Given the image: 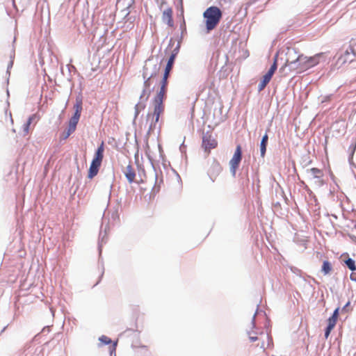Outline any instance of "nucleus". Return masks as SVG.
<instances>
[{"label":"nucleus","instance_id":"26","mask_svg":"<svg viewBox=\"0 0 356 356\" xmlns=\"http://www.w3.org/2000/svg\"><path fill=\"white\" fill-rule=\"evenodd\" d=\"M99 340L103 343H105V344H108L111 342V340L110 338H108V337L106 336H102L100 338H99Z\"/></svg>","mask_w":356,"mask_h":356},{"label":"nucleus","instance_id":"19","mask_svg":"<svg viewBox=\"0 0 356 356\" xmlns=\"http://www.w3.org/2000/svg\"><path fill=\"white\" fill-rule=\"evenodd\" d=\"M268 136L267 134H266L261 139V143H260V152H261V156L264 157L266 152V147L268 144Z\"/></svg>","mask_w":356,"mask_h":356},{"label":"nucleus","instance_id":"28","mask_svg":"<svg viewBox=\"0 0 356 356\" xmlns=\"http://www.w3.org/2000/svg\"><path fill=\"white\" fill-rule=\"evenodd\" d=\"M350 279L353 280V281H356V273H352L350 274Z\"/></svg>","mask_w":356,"mask_h":356},{"label":"nucleus","instance_id":"20","mask_svg":"<svg viewBox=\"0 0 356 356\" xmlns=\"http://www.w3.org/2000/svg\"><path fill=\"white\" fill-rule=\"evenodd\" d=\"M82 99L81 97H76V103L74 105V113L75 115L81 116L82 111Z\"/></svg>","mask_w":356,"mask_h":356},{"label":"nucleus","instance_id":"29","mask_svg":"<svg viewBox=\"0 0 356 356\" xmlns=\"http://www.w3.org/2000/svg\"><path fill=\"white\" fill-rule=\"evenodd\" d=\"M167 4V2L165 0H162V1L161 2V4H160V8H161L163 7V6Z\"/></svg>","mask_w":356,"mask_h":356},{"label":"nucleus","instance_id":"12","mask_svg":"<svg viewBox=\"0 0 356 356\" xmlns=\"http://www.w3.org/2000/svg\"><path fill=\"white\" fill-rule=\"evenodd\" d=\"M80 117L79 115L74 114L70 119L67 130L64 133V139L67 138L76 130Z\"/></svg>","mask_w":356,"mask_h":356},{"label":"nucleus","instance_id":"17","mask_svg":"<svg viewBox=\"0 0 356 356\" xmlns=\"http://www.w3.org/2000/svg\"><path fill=\"white\" fill-rule=\"evenodd\" d=\"M99 167H100V165L91 162V164H90V168L88 170V177L91 179L95 176H96L99 172Z\"/></svg>","mask_w":356,"mask_h":356},{"label":"nucleus","instance_id":"16","mask_svg":"<svg viewBox=\"0 0 356 356\" xmlns=\"http://www.w3.org/2000/svg\"><path fill=\"white\" fill-rule=\"evenodd\" d=\"M126 178L129 183H132L136 177L135 170L131 165H128L124 172Z\"/></svg>","mask_w":356,"mask_h":356},{"label":"nucleus","instance_id":"21","mask_svg":"<svg viewBox=\"0 0 356 356\" xmlns=\"http://www.w3.org/2000/svg\"><path fill=\"white\" fill-rule=\"evenodd\" d=\"M35 119V115H31L26 123L23 125V135L26 136L29 133L30 126L33 120Z\"/></svg>","mask_w":356,"mask_h":356},{"label":"nucleus","instance_id":"14","mask_svg":"<svg viewBox=\"0 0 356 356\" xmlns=\"http://www.w3.org/2000/svg\"><path fill=\"white\" fill-rule=\"evenodd\" d=\"M173 11L172 8L168 7L163 11L162 13V21L168 24L170 27H172L174 26V22L172 18Z\"/></svg>","mask_w":356,"mask_h":356},{"label":"nucleus","instance_id":"15","mask_svg":"<svg viewBox=\"0 0 356 356\" xmlns=\"http://www.w3.org/2000/svg\"><path fill=\"white\" fill-rule=\"evenodd\" d=\"M104 143H102V144L98 147L92 162L101 165L104 158Z\"/></svg>","mask_w":356,"mask_h":356},{"label":"nucleus","instance_id":"2","mask_svg":"<svg viewBox=\"0 0 356 356\" xmlns=\"http://www.w3.org/2000/svg\"><path fill=\"white\" fill-rule=\"evenodd\" d=\"M166 93L167 90L160 88L152 99L153 111L149 113L147 115V120H151L149 130H154L156 128L157 123L159 122L160 117L164 113V100L166 98Z\"/></svg>","mask_w":356,"mask_h":356},{"label":"nucleus","instance_id":"1","mask_svg":"<svg viewBox=\"0 0 356 356\" xmlns=\"http://www.w3.org/2000/svg\"><path fill=\"white\" fill-rule=\"evenodd\" d=\"M323 55V53H319L313 56L309 57L304 56L303 54H300L295 60H290L289 58H287L284 65L281 68V70L289 66L291 70L294 71L296 73H302L318 65Z\"/></svg>","mask_w":356,"mask_h":356},{"label":"nucleus","instance_id":"13","mask_svg":"<svg viewBox=\"0 0 356 356\" xmlns=\"http://www.w3.org/2000/svg\"><path fill=\"white\" fill-rule=\"evenodd\" d=\"M355 56V50L353 47L350 46L348 49L345 51L344 54L339 58V62L341 64L350 63L353 60Z\"/></svg>","mask_w":356,"mask_h":356},{"label":"nucleus","instance_id":"23","mask_svg":"<svg viewBox=\"0 0 356 356\" xmlns=\"http://www.w3.org/2000/svg\"><path fill=\"white\" fill-rule=\"evenodd\" d=\"M150 93H151V91L149 89L144 88L140 94V99L143 100L144 102H147L149 97Z\"/></svg>","mask_w":356,"mask_h":356},{"label":"nucleus","instance_id":"22","mask_svg":"<svg viewBox=\"0 0 356 356\" xmlns=\"http://www.w3.org/2000/svg\"><path fill=\"white\" fill-rule=\"evenodd\" d=\"M332 265L328 261H324L322 266V271L325 275L329 274L332 271Z\"/></svg>","mask_w":356,"mask_h":356},{"label":"nucleus","instance_id":"9","mask_svg":"<svg viewBox=\"0 0 356 356\" xmlns=\"http://www.w3.org/2000/svg\"><path fill=\"white\" fill-rule=\"evenodd\" d=\"M242 159V149L241 145L236 147L234 154L229 161L230 170L233 176H235L236 170Z\"/></svg>","mask_w":356,"mask_h":356},{"label":"nucleus","instance_id":"4","mask_svg":"<svg viewBox=\"0 0 356 356\" xmlns=\"http://www.w3.org/2000/svg\"><path fill=\"white\" fill-rule=\"evenodd\" d=\"M206 19V27L208 31L216 28L220 22L222 17V12L216 6H211L208 8L203 14Z\"/></svg>","mask_w":356,"mask_h":356},{"label":"nucleus","instance_id":"25","mask_svg":"<svg viewBox=\"0 0 356 356\" xmlns=\"http://www.w3.org/2000/svg\"><path fill=\"white\" fill-rule=\"evenodd\" d=\"M345 263H346V266H348V268L350 270H351L352 271H354L356 270L355 262L353 259L348 258V259H346L345 261Z\"/></svg>","mask_w":356,"mask_h":356},{"label":"nucleus","instance_id":"18","mask_svg":"<svg viewBox=\"0 0 356 356\" xmlns=\"http://www.w3.org/2000/svg\"><path fill=\"white\" fill-rule=\"evenodd\" d=\"M222 168L219 163L216 162L213 163L212 166L209 170L210 176L213 178H216V176L221 172Z\"/></svg>","mask_w":356,"mask_h":356},{"label":"nucleus","instance_id":"8","mask_svg":"<svg viewBox=\"0 0 356 356\" xmlns=\"http://www.w3.org/2000/svg\"><path fill=\"white\" fill-rule=\"evenodd\" d=\"M177 54V49H175L174 52L172 53V54L170 55V56L168 60L167 65L165 68V72H164V74L163 76V79L160 83L161 84L160 88L168 90V79L170 72L172 68V65L174 64L175 59Z\"/></svg>","mask_w":356,"mask_h":356},{"label":"nucleus","instance_id":"24","mask_svg":"<svg viewBox=\"0 0 356 356\" xmlns=\"http://www.w3.org/2000/svg\"><path fill=\"white\" fill-rule=\"evenodd\" d=\"M145 108V102L143 103H138L137 104L136 106H135V117H138V115H139V113L143 111Z\"/></svg>","mask_w":356,"mask_h":356},{"label":"nucleus","instance_id":"7","mask_svg":"<svg viewBox=\"0 0 356 356\" xmlns=\"http://www.w3.org/2000/svg\"><path fill=\"white\" fill-rule=\"evenodd\" d=\"M217 146L218 141L211 132L207 131L202 134V147L207 154L210 153L211 149H215Z\"/></svg>","mask_w":356,"mask_h":356},{"label":"nucleus","instance_id":"5","mask_svg":"<svg viewBox=\"0 0 356 356\" xmlns=\"http://www.w3.org/2000/svg\"><path fill=\"white\" fill-rule=\"evenodd\" d=\"M152 60L148 59L146 60L143 67V76L145 79L149 76L144 81L143 86L145 88L149 89L151 86L150 79L154 77L159 71V66L157 63H152Z\"/></svg>","mask_w":356,"mask_h":356},{"label":"nucleus","instance_id":"27","mask_svg":"<svg viewBox=\"0 0 356 356\" xmlns=\"http://www.w3.org/2000/svg\"><path fill=\"white\" fill-rule=\"evenodd\" d=\"M350 302H348L346 305L343 307L342 309V311L343 312H348L350 310L348 309V307L350 305Z\"/></svg>","mask_w":356,"mask_h":356},{"label":"nucleus","instance_id":"10","mask_svg":"<svg viewBox=\"0 0 356 356\" xmlns=\"http://www.w3.org/2000/svg\"><path fill=\"white\" fill-rule=\"evenodd\" d=\"M339 309L337 308L334 311L332 315L327 319V326L325 330V339L328 338V337L330 334L331 331L334 329V327H335V325L337 324V322L338 320V316H339Z\"/></svg>","mask_w":356,"mask_h":356},{"label":"nucleus","instance_id":"11","mask_svg":"<svg viewBox=\"0 0 356 356\" xmlns=\"http://www.w3.org/2000/svg\"><path fill=\"white\" fill-rule=\"evenodd\" d=\"M307 172L309 175L310 179H316L314 182L318 186L323 185L324 182L322 179L324 174L322 170H320L316 168H312L309 170H307Z\"/></svg>","mask_w":356,"mask_h":356},{"label":"nucleus","instance_id":"6","mask_svg":"<svg viewBox=\"0 0 356 356\" xmlns=\"http://www.w3.org/2000/svg\"><path fill=\"white\" fill-rule=\"evenodd\" d=\"M277 54L275 55L274 58V61L268 71L263 76L262 79L261 80L260 83L258 85V91L261 92L262 91L266 86L268 85V83L271 80L274 73L275 72L277 68Z\"/></svg>","mask_w":356,"mask_h":356},{"label":"nucleus","instance_id":"3","mask_svg":"<svg viewBox=\"0 0 356 356\" xmlns=\"http://www.w3.org/2000/svg\"><path fill=\"white\" fill-rule=\"evenodd\" d=\"M256 316V314H254L253 318L252 319V329L250 330H247V334L248 336V339L250 342L254 343L258 341L256 344V346H259L264 351L268 348H271L273 346V339L272 337L263 332H258L257 329H255L254 327V318Z\"/></svg>","mask_w":356,"mask_h":356}]
</instances>
